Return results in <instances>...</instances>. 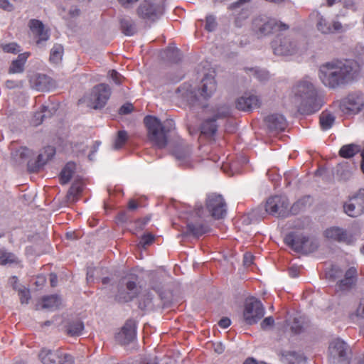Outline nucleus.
Here are the masks:
<instances>
[{"mask_svg": "<svg viewBox=\"0 0 364 364\" xmlns=\"http://www.w3.org/2000/svg\"><path fill=\"white\" fill-rule=\"evenodd\" d=\"M227 205L220 194L210 193L208 195L205 201V209L201 205H197L187 218V230L183 235H192L199 237L208 232L210 228L207 219L212 217L215 219H221L226 215Z\"/></svg>", "mask_w": 364, "mask_h": 364, "instance_id": "1", "label": "nucleus"}, {"mask_svg": "<svg viewBox=\"0 0 364 364\" xmlns=\"http://www.w3.org/2000/svg\"><path fill=\"white\" fill-rule=\"evenodd\" d=\"M359 71L358 63L353 60H336L320 66L319 78L322 83L331 89L352 82Z\"/></svg>", "mask_w": 364, "mask_h": 364, "instance_id": "2", "label": "nucleus"}, {"mask_svg": "<svg viewBox=\"0 0 364 364\" xmlns=\"http://www.w3.org/2000/svg\"><path fill=\"white\" fill-rule=\"evenodd\" d=\"M293 92V103L301 114H311L320 109L316 102V90L311 81L299 82L294 87Z\"/></svg>", "mask_w": 364, "mask_h": 364, "instance_id": "3", "label": "nucleus"}, {"mask_svg": "<svg viewBox=\"0 0 364 364\" xmlns=\"http://www.w3.org/2000/svg\"><path fill=\"white\" fill-rule=\"evenodd\" d=\"M147 129L149 141L159 149L166 147L168 143L167 134L175 129L172 119H168L164 124L156 117L147 115L144 119Z\"/></svg>", "mask_w": 364, "mask_h": 364, "instance_id": "4", "label": "nucleus"}, {"mask_svg": "<svg viewBox=\"0 0 364 364\" xmlns=\"http://www.w3.org/2000/svg\"><path fill=\"white\" fill-rule=\"evenodd\" d=\"M217 88L216 82L213 77L206 75L201 81V85L198 90H187L183 94L184 99L191 106H200L205 107L203 100H207L215 92Z\"/></svg>", "mask_w": 364, "mask_h": 364, "instance_id": "5", "label": "nucleus"}, {"mask_svg": "<svg viewBox=\"0 0 364 364\" xmlns=\"http://www.w3.org/2000/svg\"><path fill=\"white\" fill-rule=\"evenodd\" d=\"M252 27L253 32L257 38H263L276 31H284L289 28V25L267 16H257L252 21Z\"/></svg>", "mask_w": 364, "mask_h": 364, "instance_id": "6", "label": "nucleus"}, {"mask_svg": "<svg viewBox=\"0 0 364 364\" xmlns=\"http://www.w3.org/2000/svg\"><path fill=\"white\" fill-rule=\"evenodd\" d=\"M284 242L296 252H303L306 254L314 252L318 247L316 239L294 232H289L285 236Z\"/></svg>", "mask_w": 364, "mask_h": 364, "instance_id": "7", "label": "nucleus"}, {"mask_svg": "<svg viewBox=\"0 0 364 364\" xmlns=\"http://www.w3.org/2000/svg\"><path fill=\"white\" fill-rule=\"evenodd\" d=\"M351 350L342 339H333L328 346V360L331 364H349Z\"/></svg>", "mask_w": 364, "mask_h": 364, "instance_id": "8", "label": "nucleus"}, {"mask_svg": "<svg viewBox=\"0 0 364 364\" xmlns=\"http://www.w3.org/2000/svg\"><path fill=\"white\" fill-rule=\"evenodd\" d=\"M271 47L274 55L287 56L296 53L299 46L291 35L278 34L272 41Z\"/></svg>", "mask_w": 364, "mask_h": 364, "instance_id": "9", "label": "nucleus"}, {"mask_svg": "<svg viewBox=\"0 0 364 364\" xmlns=\"http://www.w3.org/2000/svg\"><path fill=\"white\" fill-rule=\"evenodd\" d=\"M111 95L109 86L105 83L95 86L89 97L87 105L89 107L97 109L105 107Z\"/></svg>", "mask_w": 364, "mask_h": 364, "instance_id": "10", "label": "nucleus"}, {"mask_svg": "<svg viewBox=\"0 0 364 364\" xmlns=\"http://www.w3.org/2000/svg\"><path fill=\"white\" fill-rule=\"evenodd\" d=\"M163 13L164 5L161 3L150 0L143 1L137 9L139 17L151 22L159 19Z\"/></svg>", "mask_w": 364, "mask_h": 364, "instance_id": "11", "label": "nucleus"}, {"mask_svg": "<svg viewBox=\"0 0 364 364\" xmlns=\"http://www.w3.org/2000/svg\"><path fill=\"white\" fill-rule=\"evenodd\" d=\"M264 314V308L260 301L250 298L247 299L243 312L244 320L246 323L252 325L260 320Z\"/></svg>", "mask_w": 364, "mask_h": 364, "instance_id": "12", "label": "nucleus"}, {"mask_svg": "<svg viewBox=\"0 0 364 364\" xmlns=\"http://www.w3.org/2000/svg\"><path fill=\"white\" fill-rule=\"evenodd\" d=\"M289 203L284 196H274L267 200L265 210L267 213L277 217H287L289 215Z\"/></svg>", "mask_w": 364, "mask_h": 364, "instance_id": "13", "label": "nucleus"}, {"mask_svg": "<svg viewBox=\"0 0 364 364\" xmlns=\"http://www.w3.org/2000/svg\"><path fill=\"white\" fill-rule=\"evenodd\" d=\"M345 213L355 218L364 213V189L361 188L343 205Z\"/></svg>", "mask_w": 364, "mask_h": 364, "instance_id": "14", "label": "nucleus"}, {"mask_svg": "<svg viewBox=\"0 0 364 364\" xmlns=\"http://www.w3.org/2000/svg\"><path fill=\"white\" fill-rule=\"evenodd\" d=\"M324 235L330 240L344 243L348 245H353L355 241L353 234L339 227L334 226L326 229Z\"/></svg>", "mask_w": 364, "mask_h": 364, "instance_id": "15", "label": "nucleus"}, {"mask_svg": "<svg viewBox=\"0 0 364 364\" xmlns=\"http://www.w3.org/2000/svg\"><path fill=\"white\" fill-rule=\"evenodd\" d=\"M364 105L363 97L360 93H351L343 100L341 108L346 113H358Z\"/></svg>", "mask_w": 364, "mask_h": 364, "instance_id": "16", "label": "nucleus"}, {"mask_svg": "<svg viewBox=\"0 0 364 364\" xmlns=\"http://www.w3.org/2000/svg\"><path fill=\"white\" fill-rule=\"evenodd\" d=\"M136 334V326L134 320L129 319L117 333L116 340L121 344H129L134 340Z\"/></svg>", "mask_w": 364, "mask_h": 364, "instance_id": "17", "label": "nucleus"}, {"mask_svg": "<svg viewBox=\"0 0 364 364\" xmlns=\"http://www.w3.org/2000/svg\"><path fill=\"white\" fill-rule=\"evenodd\" d=\"M31 33L37 38L36 43L41 46L43 42L47 41L50 35L48 31L45 28V26L42 21L38 19H31L28 24Z\"/></svg>", "mask_w": 364, "mask_h": 364, "instance_id": "18", "label": "nucleus"}, {"mask_svg": "<svg viewBox=\"0 0 364 364\" xmlns=\"http://www.w3.org/2000/svg\"><path fill=\"white\" fill-rule=\"evenodd\" d=\"M55 154V149L53 146H48L38 154L36 161L28 162V170L31 172L38 171L43 167L48 161L50 160Z\"/></svg>", "mask_w": 364, "mask_h": 364, "instance_id": "19", "label": "nucleus"}, {"mask_svg": "<svg viewBox=\"0 0 364 364\" xmlns=\"http://www.w3.org/2000/svg\"><path fill=\"white\" fill-rule=\"evenodd\" d=\"M261 101L258 96L246 94L236 101V108L242 111H252L260 106Z\"/></svg>", "mask_w": 364, "mask_h": 364, "instance_id": "20", "label": "nucleus"}, {"mask_svg": "<svg viewBox=\"0 0 364 364\" xmlns=\"http://www.w3.org/2000/svg\"><path fill=\"white\" fill-rule=\"evenodd\" d=\"M358 271L354 267L348 268L344 274V278L337 282V287L341 291H348L353 288L358 279Z\"/></svg>", "mask_w": 364, "mask_h": 364, "instance_id": "21", "label": "nucleus"}, {"mask_svg": "<svg viewBox=\"0 0 364 364\" xmlns=\"http://www.w3.org/2000/svg\"><path fill=\"white\" fill-rule=\"evenodd\" d=\"M264 122L270 132H282L284 131L287 126L285 117L279 114L268 115L265 117Z\"/></svg>", "mask_w": 364, "mask_h": 364, "instance_id": "22", "label": "nucleus"}, {"mask_svg": "<svg viewBox=\"0 0 364 364\" xmlns=\"http://www.w3.org/2000/svg\"><path fill=\"white\" fill-rule=\"evenodd\" d=\"M318 21L316 27L319 31L324 34L333 33L336 32H341L343 26L339 21H333L329 23L323 16L318 14Z\"/></svg>", "mask_w": 364, "mask_h": 364, "instance_id": "23", "label": "nucleus"}, {"mask_svg": "<svg viewBox=\"0 0 364 364\" xmlns=\"http://www.w3.org/2000/svg\"><path fill=\"white\" fill-rule=\"evenodd\" d=\"M30 82L32 88L41 92L48 91L54 86L52 79L43 74L35 75L31 79Z\"/></svg>", "mask_w": 364, "mask_h": 364, "instance_id": "24", "label": "nucleus"}, {"mask_svg": "<svg viewBox=\"0 0 364 364\" xmlns=\"http://www.w3.org/2000/svg\"><path fill=\"white\" fill-rule=\"evenodd\" d=\"M85 328L80 318L68 320L65 325V331L70 336H80Z\"/></svg>", "mask_w": 364, "mask_h": 364, "instance_id": "25", "label": "nucleus"}, {"mask_svg": "<svg viewBox=\"0 0 364 364\" xmlns=\"http://www.w3.org/2000/svg\"><path fill=\"white\" fill-rule=\"evenodd\" d=\"M60 349L50 350L43 348L39 354L38 358L43 364H56L59 358Z\"/></svg>", "mask_w": 364, "mask_h": 364, "instance_id": "26", "label": "nucleus"}, {"mask_svg": "<svg viewBox=\"0 0 364 364\" xmlns=\"http://www.w3.org/2000/svg\"><path fill=\"white\" fill-rule=\"evenodd\" d=\"M281 360L287 364H304V356L295 351H283L281 353Z\"/></svg>", "mask_w": 364, "mask_h": 364, "instance_id": "27", "label": "nucleus"}, {"mask_svg": "<svg viewBox=\"0 0 364 364\" xmlns=\"http://www.w3.org/2000/svg\"><path fill=\"white\" fill-rule=\"evenodd\" d=\"M216 121L217 119L214 116L204 120L200 126L201 133L208 136H213L218 130Z\"/></svg>", "mask_w": 364, "mask_h": 364, "instance_id": "28", "label": "nucleus"}, {"mask_svg": "<svg viewBox=\"0 0 364 364\" xmlns=\"http://www.w3.org/2000/svg\"><path fill=\"white\" fill-rule=\"evenodd\" d=\"M29 55L28 53H21L16 60L12 61L9 68V73H21L24 70V65Z\"/></svg>", "mask_w": 364, "mask_h": 364, "instance_id": "29", "label": "nucleus"}, {"mask_svg": "<svg viewBox=\"0 0 364 364\" xmlns=\"http://www.w3.org/2000/svg\"><path fill=\"white\" fill-rule=\"evenodd\" d=\"M60 304V299L58 296H47L42 299L41 309L53 311L58 309Z\"/></svg>", "mask_w": 364, "mask_h": 364, "instance_id": "30", "label": "nucleus"}, {"mask_svg": "<svg viewBox=\"0 0 364 364\" xmlns=\"http://www.w3.org/2000/svg\"><path fill=\"white\" fill-rule=\"evenodd\" d=\"M75 168V164L73 162H68L65 166L61 171L59 178L61 184L68 183L71 179L74 171Z\"/></svg>", "mask_w": 364, "mask_h": 364, "instance_id": "31", "label": "nucleus"}, {"mask_svg": "<svg viewBox=\"0 0 364 364\" xmlns=\"http://www.w3.org/2000/svg\"><path fill=\"white\" fill-rule=\"evenodd\" d=\"M33 156V153L31 150L28 149L27 147H21L17 149L15 152V158L16 160L19 164H23L27 162V165L28 166V162L32 161L31 158Z\"/></svg>", "mask_w": 364, "mask_h": 364, "instance_id": "32", "label": "nucleus"}, {"mask_svg": "<svg viewBox=\"0 0 364 364\" xmlns=\"http://www.w3.org/2000/svg\"><path fill=\"white\" fill-rule=\"evenodd\" d=\"M121 29L126 36H133L136 32L135 23L130 18H123L120 20Z\"/></svg>", "mask_w": 364, "mask_h": 364, "instance_id": "33", "label": "nucleus"}, {"mask_svg": "<svg viewBox=\"0 0 364 364\" xmlns=\"http://www.w3.org/2000/svg\"><path fill=\"white\" fill-rule=\"evenodd\" d=\"M360 151V147L354 144L343 145L340 151L339 155L343 158H351Z\"/></svg>", "mask_w": 364, "mask_h": 364, "instance_id": "34", "label": "nucleus"}, {"mask_svg": "<svg viewBox=\"0 0 364 364\" xmlns=\"http://www.w3.org/2000/svg\"><path fill=\"white\" fill-rule=\"evenodd\" d=\"M134 298L132 296L129 291L124 287V283H119L118 291L115 296V299L119 302H128Z\"/></svg>", "mask_w": 364, "mask_h": 364, "instance_id": "35", "label": "nucleus"}, {"mask_svg": "<svg viewBox=\"0 0 364 364\" xmlns=\"http://www.w3.org/2000/svg\"><path fill=\"white\" fill-rule=\"evenodd\" d=\"M63 47L60 44L54 45L50 50V61L54 64L60 63L63 58Z\"/></svg>", "mask_w": 364, "mask_h": 364, "instance_id": "36", "label": "nucleus"}, {"mask_svg": "<svg viewBox=\"0 0 364 364\" xmlns=\"http://www.w3.org/2000/svg\"><path fill=\"white\" fill-rule=\"evenodd\" d=\"M335 120L334 116L331 113L323 112L320 116V125L323 130L330 129Z\"/></svg>", "mask_w": 364, "mask_h": 364, "instance_id": "37", "label": "nucleus"}, {"mask_svg": "<svg viewBox=\"0 0 364 364\" xmlns=\"http://www.w3.org/2000/svg\"><path fill=\"white\" fill-rule=\"evenodd\" d=\"M190 149L185 150L177 149L174 151V155L177 160L181 161V165L189 166Z\"/></svg>", "mask_w": 364, "mask_h": 364, "instance_id": "38", "label": "nucleus"}, {"mask_svg": "<svg viewBox=\"0 0 364 364\" xmlns=\"http://www.w3.org/2000/svg\"><path fill=\"white\" fill-rule=\"evenodd\" d=\"M289 325L291 332L294 334H299L303 331L304 319L301 316H295Z\"/></svg>", "mask_w": 364, "mask_h": 364, "instance_id": "39", "label": "nucleus"}, {"mask_svg": "<svg viewBox=\"0 0 364 364\" xmlns=\"http://www.w3.org/2000/svg\"><path fill=\"white\" fill-rule=\"evenodd\" d=\"M128 139L127 132L124 130L119 131L117 134V136L115 139L113 149L115 150H118L121 149L126 143Z\"/></svg>", "mask_w": 364, "mask_h": 364, "instance_id": "40", "label": "nucleus"}, {"mask_svg": "<svg viewBox=\"0 0 364 364\" xmlns=\"http://www.w3.org/2000/svg\"><path fill=\"white\" fill-rule=\"evenodd\" d=\"M166 57L173 63H177L181 59L180 50L176 48L168 47L165 50Z\"/></svg>", "mask_w": 364, "mask_h": 364, "instance_id": "41", "label": "nucleus"}, {"mask_svg": "<svg viewBox=\"0 0 364 364\" xmlns=\"http://www.w3.org/2000/svg\"><path fill=\"white\" fill-rule=\"evenodd\" d=\"M119 283L124 284V287L133 298L136 296L138 294V288L136 281H130L123 279L119 282Z\"/></svg>", "mask_w": 364, "mask_h": 364, "instance_id": "42", "label": "nucleus"}, {"mask_svg": "<svg viewBox=\"0 0 364 364\" xmlns=\"http://www.w3.org/2000/svg\"><path fill=\"white\" fill-rule=\"evenodd\" d=\"M153 300V296L151 294L148 292L146 294H144L139 301V307L145 310L151 307Z\"/></svg>", "mask_w": 364, "mask_h": 364, "instance_id": "43", "label": "nucleus"}, {"mask_svg": "<svg viewBox=\"0 0 364 364\" xmlns=\"http://www.w3.org/2000/svg\"><path fill=\"white\" fill-rule=\"evenodd\" d=\"M82 191V188L80 183H73L68 192L67 197L69 200L74 201Z\"/></svg>", "mask_w": 364, "mask_h": 364, "instance_id": "44", "label": "nucleus"}, {"mask_svg": "<svg viewBox=\"0 0 364 364\" xmlns=\"http://www.w3.org/2000/svg\"><path fill=\"white\" fill-rule=\"evenodd\" d=\"M59 358L57 360L56 364H74L75 363V359L74 357L67 353L62 350H60Z\"/></svg>", "mask_w": 364, "mask_h": 364, "instance_id": "45", "label": "nucleus"}, {"mask_svg": "<svg viewBox=\"0 0 364 364\" xmlns=\"http://www.w3.org/2000/svg\"><path fill=\"white\" fill-rule=\"evenodd\" d=\"M250 12L247 8L242 7L239 14H236L235 23L237 26H241V23L250 16Z\"/></svg>", "mask_w": 364, "mask_h": 364, "instance_id": "46", "label": "nucleus"}, {"mask_svg": "<svg viewBox=\"0 0 364 364\" xmlns=\"http://www.w3.org/2000/svg\"><path fill=\"white\" fill-rule=\"evenodd\" d=\"M1 48L5 53L16 54L21 51L20 46L16 43H10L1 45Z\"/></svg>", "mask_w": 364, "mask_h": 364, "instance_id": "47", "label": "nucleus"}, {"mask_svg": "<svg viewBox=\"0 0 364 364\" xmlns=\"http://www.w3.org/2000/svg\"><path fill=\"white\" fill-rule=\"evenodd\" d=\"M217 25L218 23L216 22L215 17L213 15H208L206 16L205 28L208 31L212 32L215 31Z\"/></svg>", "mask_w": 364, "mask_h": 364, "instance_id": "48", "label": "nucleus"}, {"mask_svg": "<svg viewBox=\"0 0 364 364\" xmlns=\"http://www.w3.org/2000/svg\"><path fill=\"white\" fill-rule=\"evenodd\" d=\"M230 114V107L223 105L218 108L217 113L214 115V117L218 119L220 118H225L228 117Z\"/></svg>", "mask_w": 364, "mask_h": 364, "instance_id": "49", "label": "nucleus"}, {"mask_svg": "<svg viewBox=\"0 0 364 364\" xmlns=\"http://www.w3.org/2000/svg\"><path fill=\"white\" fill-rule=\"evenodd\" d=\"M15 261V256L9 252H2L0 255V264L6 265L13 263Z\"/></svg>", "mask_w": 364, "mask_h": 364, "instance_id": "50", "label": "nucleus"}, {"mask_svg": "<svg viewBox=\"0 0 364 364\" xmlns=\"http://www.w3.org/2000/svg\"><path fill=\"white\" fill-rule=\"evenodd\" d=\"M18 296L21 304H28L30 299V291L28 289H18Z\"/></svg>", "mask_w": 364, "mask_h": 364, "instance_id": "51", "label": "nucleus"}, {"mask_svg": "<svg viewBox=\"0 0 364 364\" xmlns=\"http://www.w3.org/2000/svg\"><path fill=\"white\" fill-rule=\"evenodd\" d=\"M46 117V114L43 113L42 109L40 112H36L32 119V123L35 126H38L43 122Z\"/></svg>", "mask_w": 364, "mask_h": 364, "instance_id": "52", "label": "nucleus"}, {"mask_svg": "<svg viewBox=\"0 0 364 364\" xmlns=\"http://www.w3.org/2000/svg\"><path fill=\"white\" fill-rule=\"evenodd\" d=\"M154 240V237L151 233L144 234L140 240V245L142 247H145L146 245H149Z\"/></svg>", "mask_w": 364, "mask_h": 364, "instance_id": "53", "label": "nucleus"}, {"mask_svg": "<svg viewBox=\"0 0 364 364\" xmlns=\"http://www.w3.org/2000/svg\"><path fill=\"white\" fill-rule=\"evenodd\" d=\"M109 76L116 85H121L122 82L123 77L114 70L109 72Z\"/></svg>", "mask_w": 364, "mask_h": 364, "instance_id": "54", "label": "nucleus"}, {"mask_svg": "<svg viewBox=\"0 0 364 364\" xmlns=\"http://www.w3.org/2000/svg\"><path fill=\"white\" fill-rule=\"evenodd\" d=\"M274 320L273 318V317L272 316H268L267 318H265L261 323L260 326H261V328L263 329V330H266L269 327H271L274 325Z\"/></svg>", "mask_w": 364, "mask_h": 364, "instance_id": "55", "label": "nucleus"}, {"mask_svg": "<svg viewBox=\"0 0 364 364\" xmlns=\"http://www.w3.org/2000/svg\"><path fill=\"white\" fill-rule=\"evenodd\" d=\"M0 8L6 11H12L14 9V5L9 0H0Z\"/></svg>", "mask_w": 364, "mask_h": 364, "instance_id": "56", "label": "nucleus"}, {"mask_svg": "<svg viewBox=\"0 0 364 364\" xmlns=\"http://www.w3.org/2000/svg\"><path fill=\"white\" fill-rule=\"evenodd\" d=\"M356 315L364 318V294L360 298L359 305L356 310Z\"/></svg>", "mask_w": 364, "mask_h": 364, "instance_id": "57", "label": "nucleus"}, {"mask_svg": "<svg viewBox=\"0 0 364 364\" xmlns=\"http://www.w3.org/2000/svg\"><path fill=\"white\" fill-rule=\"evenodd\" d=\"M133 110V106L132 104L127 103L124 105H122L119 109V114H128L132 112Z\"/></svg>", "mask_w": 364, "mask_h": 364, "instance_id": "58", "label": "nucleus"}, {"mask_svg": "<svg viewBox=\"0 0 364 364\" xmlns=\"http://www.w3.org/2000/svg\"><path fill=\"white\" fill-rule=\"evenodd\" d=\"M43 113L46 114V118L50 117L55 112V108L53 106L51 108H49L48 106H42L41 108Z\"/></svg>", "mask_w": 364, "mask_h": 364, "instance_id": "59", "label": "nucleus"}, {"mask_svg": "<svg viewBox=\"0 0 364 364\" xmlns=\"http://www.w3.org/2000/svg\"><path fill=\"white\" fill-rule=\"evenodd\" d=\"M254 256L250 253H245L243 257V263L244 265L248 267L251 265L253 262Z\"/></svg>", "mask_w": 364, "mask_h": 364, "instance_id": "60", "label": "nucleus"}, {"mask_svg": "<svg viewBox=\"0 0 364 364\" xmlns=\"http://www.w3.org/2000/svg\"><path fill=\"white\" fill-rule=\"evenodd\" d=\"M255 77L259 80H265L268 78V73L266 71L263 70H255Z\"/></svg>", "mask_w": 364, "mask_h": 364, "instance_id": "61", "label": "nucleus"}, {"mask_svg": "<svg viewBox=\"0 0 364 364\" xmlns=\"http://www.w3.org/2000/svg\"><path fill=\"white\" fill-rule=\"evenodd\" d=\"M117 220L118 223H124L128 221L129 220V215L126 212H122L118 214L117 217Z\"/></svg>", "mask_w": 364, "mask_h": 364, "instance_id": "62", "label": "nucleus"}, {"mask_svg": "<svg viewBox=\"0 0 364 364\" xmlns=\"http://www.w3.org/2000/svg\"><path fill=\"white\" fill-rule=\"evenodd\" d=\"M230 324H231L230 319L227 317L221 318L220 320V321L218 322V325L223 328H226L229 327L230 326Z\"/></svg>", "mask_w": 364, "mask_h": 364, "instance_id": "63", "label": "nucleus"}, {"mask_svg": "<svg viewBox=\"0 0 364 364\" xmlns=\"http://www.w3.org/2000/svg\"><path fill=\"white\" fill-rule=\"evenodd\" d=\"M250 1V0H239L238 1L230 5L229 9L232 10L239 9L244 3L249 2Z\"/></svg>", "mask_w": 364, "mask_h": 364, "instance_id": "64", "label": "nucleus"}]
</instances>
